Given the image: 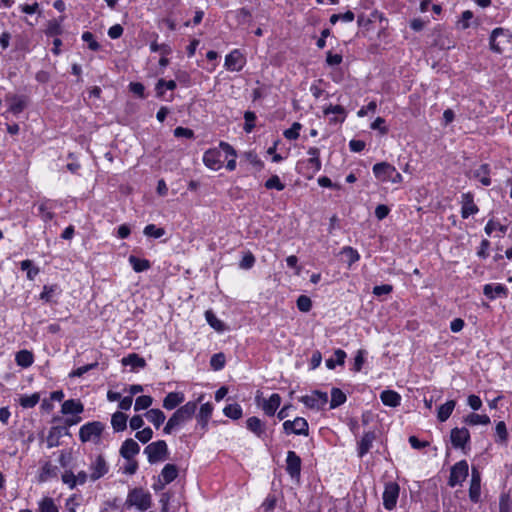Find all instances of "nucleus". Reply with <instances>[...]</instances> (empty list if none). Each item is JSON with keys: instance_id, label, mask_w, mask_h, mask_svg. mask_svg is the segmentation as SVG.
Wrapping results in <instances>:
<instances>
[{"instance_id": "c756f323", "label": "nucleus", "mask_w": 512, "mask_h": 512, "mask_svg": "<svg viewBox=\"0 0 512 512\" xmlns=\"http://www.w3.org/2000/svg\"><path fill=\"white\" fill-rule=\"evenodd\" d=\"M122 364L124 366H132L133 368H144L146 366V361L138 354L131 353L122 359Z\"/></svg>"}, {"instance_id": "f03ea898", "label": "nucleus", "mask_w": 512, "mask_h": 512, "mask_svg": "<svg viewBox=\"0 0 512 512\" xmlns=\"http://www.w3.org/2000/svg\"><path fill=\"white\" fill-rule=\"evenodd\" d=\"M104 430V423L100 421L88 422L80 427L79 439L83 443L92 442L94 444H99Z\"/></svg>"}, {"instance_id": "bf43d9fd", "label": "nucleus", "mask_w": 512, "mask_h": 512, "mask_svg": "<svg viewBox=\"0 0 512 512\" xmlns=\"http://www.w3.org/2000/svg\"><path fill=\"white\" fill-rule=\"evenodd\" d=\"M499 230L501 233H505L507 230L506 226H503L493 220H490L485 226V232L487 235H491L493 231Z\"/></svg>"}, {"instance_id": "c03bdc74", "label": "nucleus", "mask_w": 512, "mask_h": 512, "mask_svg": "<svg viewBox=\"0 0 512 512\" xmlns=\"http://www.w3.org/2000/svg\"><path fill=\"white\" fill-rule=\"evenodd\" d=\"M129 261L133 267V269L137 272L144 271L149 268L150 264L148 260L139 259L135 256H130Z\"/></svg>"}, {"instance_id": "f3484780", "label": "nucleus", "mask_w": 512, "mask_h": 512, "mask_svg": "<svg viewBox=\"0 0 512 512\" xmlns=\"http://www.w3.org/2000/svg\"><path fill=\"white\" fill-rule=\"evenodd\" d=\"M140 451L139 444L133 439H126L120 448V455L127 460L132 459Z\"/></svg>"}, {"instance_id": "603ef678", "label": "nucleus", "mask_w": 512, "mask_h": 512, "mask_svg": "<svg viewBox=\"0 0 512 512\" xmlns=\"http://www.w3.org/2000/svg\"><path fill=\"white\" fill-rule=\"evenodd\" d=\"M254 263H255V257L251 252L248 251V252L244 253V255L239 263V267L241 269L247 270V269L252 268Z\"/></svg>"}, {"instance_id": "72a5a7b5", "label": "nucleus", "mask_w": 512, "mask_h": 512, "mask_svg": "<svg viewBox=\"0 0 512 512\" xmlns=\"http://www.w3.org/2000/svg\"><path fill=\"white\" fill-rule=\"evenodd\" d=\"M223 413L226 417L231 418L233 420L240 419L242 417L243 411L239 404H229L223 409Z\"/></svg>"}, {"instance_id": "58836bf2", "label": "nucleus", "mask_w": 512, "mask_h": 512, "mask_svg": "<svg viewBox=\"0 0 512 512\" xmlns=\"http://www.w3.org/2000/svg\"><path fill=\"white\" fill-rule=\"evenodd\" d=\"M176 88V82L174 80L166 81L164 79H159L156 84V92L159 97L164 94V89L174 90Z\"/></svg>"}, {"instance_id": "0e129e2a", "label": "nucleus", "mask_w": 512, "mask_h": 512, "mask_svg": "<svg viewBox=\"0 0 512 512\" xmlns=\"http://www.w3.org/2000/svg\"><path fill=\"white\" fill-rule=\"evenodd\" d=\"M496 434L501 442L506 441L508 437V432L506 429V425L503 421H500L496 424Z\"/></svg>"}, {"instance_id": "4d7b16f0", "label": "nucleus", "mask_w": 512, "mask_h": 512, "mask_svg": "<svg viewBox=\"0 0 512 512\" xmlns=\"http://www.w3.org/2000/svg\"><path fill=\"white\" fill-rule=\"evenodd\" d=\"M82 40L88 44L89 49L92 51H97L100 48L99 43L94 39V36L91 32H84L82 34Z\"/></svg>"}, {"instance_id": "2eb2a0df", "label": "nucleus", "mask_w": 512, "mask_h": 512, "mask_svg": "<svg viewBox=\"0 0 512 512\" xmlns=\"http://www.w3.org/2000/svg\"><path fill=\"white\" fill-rule=\"evenodd\" d=\"M451 443L454 448L463 449L470 441V433L467 428H453L450 434Z\"/></svg>"}, {"instance_id": "f704fd0d", "label": "nucleus", "mask_w": 512, "mask_h": 512, "mask_svg": "<svg viewBox=\"0 0 512 512\" xmlns=\"http://www.w3.org/2000/svg\"><path fill=\"white\" fill-rule=\"evenodd\" d=\"M40 400V395L39 393H33L31 395H22L20 398H19V404L23 407V408H33L34 406H36L38 404Z\"/></svg>"}, {"instance_id": "ddd939ff", "label": "nucleus", "mask_w": 512, "mask_h": 512, "mask_svg": "<svg viewBox=\"0 0 512 512\" xmlns=\"http://www.w3.org/2000/svg\"><path fill=\"white\" fill-rule=\"evenodd\" d=\"M256 400L267 416H273L281 404V396L277 393H273L268 399H263L262 402H260L259 396L256 397Z\"/></svg>"}, {"instance_id": "774afa93", "label": "nucleus", "mask_w": 512, "mask_h": 512, "mask_svg": "<svg viewBox=\"0 0 512 512\" xmlns=\"http://www.w3.org/2000/svg\"><path fill=\"white\" fill-rule=\"evenodd\" d=\"M123 34V27L119 24L113 25L108 30V35L112 39H117Z\"/></svg>"}, {"instance_id": "79ce46f5", "label": "nucleus", "mask_w": 512, "mask_h": 512, "mask_svg": "<svg viewBox=\"0 0 512 512\" xmlns=\"http://www.w3.org/2000/svg\"><path fill=\"white\" fill-rule=\"evenodd\" d=\"M39 512H58V508L52 498L45 497L39 502Z\"/></svg>"}, {"instance_id": "4be33fe9", "label": "nucleus", "mask_w": 512, "mask_h": 512, "mask_svg": "<svg viewBox=\"0 0 512 512\" xmlns=\"http://www.w3.org/2000/svg\"><path fill=\"white\" fill-rule=\"evenodd\" d=\"M84 410L83 404L79 400L69 399L64 401L61 407V412L64 415L72 414L77 415Z\"/></svg>"}, {"instance_id": "9b49d317", "label": "nucleus", "mask_w": 512, "mask_h": 512, "mask_svg": "<svg viewBox=\"0 0 512 512\" xmlns=\"http://www.w3.org/2000/svg\"><path fill=\"white\" fill-rule=\"evenodd\" d=\"M301 458L294 452L288 451L286 457V472L292 479H299L301 475Z\"/></svg>"}, {"instance_id": "de8ad7c7", "label": "nucleus", "mask_w": 512, "mask_h": 512, "mask_svg": "<svg viewBox=\"0 0 512 512\" xmlns=\"http://www.w3.org/2000/svg\"><path fill=\"white\" fill-rule=\"evenodd\" d=\"M210 365L215 370H221L225 365V356L223 353H216L210 359Z\"/></svg>"}, {"instance_id": "f8f14e48", "label": "nucleus", "mask_w": 512, "mask_h": 512, "mask_svg": "<svg viewBox=\"0 0 512 512\" xmlns=\"http://www.w3.org/2000/svg\"><path fill=\"white\" fill-rule=\"evenodd\" d=\"M481 496V474L476 467H472L469 487V498L473 503H478Z\"/></svg>"}, {"instance_id": "423d86ee", "label": "nucleus", "mask_w": 512, "mask_h": 512, "mask_svg": "<svg viewBox=\"0 0 512 512\" xmlns=\"http://www.w3.org/2000/svg\"><path fill=\"white\" fill-rule=\"evenodd\" d=\"M89 480L95 482L104 477L109 471V465L103 455L91 457L89 464Z\"/></svg>"}, {"instance_id": "f257e3e1", "label": "nucleus", "mask_w": 512, "mask_h": 512, "mask_svg": "<svg viewBox=\"0 0 512 512\" xmlns=\"http://www.w3.org/2000/svg\"><path fill=\"white\" fill-rule=\"evenodd\" d=\"M197 409V402L189 401L180 408H178L173 415L169 418L168 422L163 428L165 434H170L173 429L183 425L192 419Z\"/></svg>"}, {"instance_id": "e2e57ef3", "label": "nucleus", "mask_w": 512, "mask_h": 512, "mask_svg": "<svg viewBox=\"0 0 512 512\" xmlns=\"http://www.w3.org/2000/svg\"><path fill=\"white\" fill-rule=\"evenodd\" d=\"M365 353H366L365 350H362V349L357 351V354L354 358V364H353L354 371L359 372L362 369V366L364 364Z\"/></svg>"}, {"instance_id": "a211bd4d", "label": "nucleus", "mask_w": 512, "mask_h": 512, "mask_svg": "<svg viewBox=\"0 0 512 512\" xmlns=\"http://www.w3.org/2000/svg\"><path fill=\"white\" fill-rule=\"evenodd\" d=\"M178 476V468L174 464H166L159 476V482H161V488H164L167 484L174 481Z\"/></svg>"}, {"instance_id": "49530a36", "label": "nucleus", "mask_w": 512, "mask_h": 512, "mask_svg": "<svg viewBox=\"0 0 512 512\" xmlns=\"http://www.w3.org/2000/svg\"><path fill=\"white\" fill-rule=\"evenodd\" d=\"M144 234L148 237L160 238L165 234L163 228H158L154 224H149L144 228Z\"/></svg>"}, {"instance_id": "4c0bfd02", "label": "nucleus", "mask_w": 512, "mask_h": 512, "mask_svg": "<svg viewBox=\"0 0 512 512\" xmlns=\"http://www.w3.org/2000/svg\"><path fill=\"white\" fill-rule=\"evenodd\" d=\"M324 114L325 115H329V114L342 115L341 119H338L336 117L332 118L331 122H334V123L343 122L345 119V109L340 105H329L328 107H326L324 109Z\"/></svg>"}, {"instance_id": "09e8293b", "label": "nucleus", "mask_w": 512, "mask_h": 512, "mask_svg": "<svg viewBox=\"0 0 512 512\" xmlns=\"http://www.w3.org/2000/svg\"><path fill=\"white\" fill-rule=\"evenodd\" d=\"M296 304H297V308L301 312H309L311 310V307H312V301L306 295L299 296L298 299H297Z\"/></svg>"}, {"instance_id": "bb28decb", "label": "nucleus", "mask_w": 512, "mask_h": 512, "mask_svg": "<svg viewBox=\"0 0 512 512\" xmlns=\"http://www.w3.org/2000/svg\"><path fill=\"white\" fill-rule=\"evenodd\" d=\"M111 425L115 432L124 431L127 428V415L117 411L111 417Z\"/></svg>"}, {"instance_id": "393cba45", "label": "nucleus", "mask_w": 512, "mask_h": 512, "mask_svg": "<svg viewBox=\"0 0 512 512\" xmlns=\"http://www.w3.org/2000/svg\"><path fill=\"white\" fill-rule=\"evenodd\" d=\"M246 427L257 437H262L265 434V426L263 422L256 416H252L247 419Z\"/></svg>"}, {"instance_id": "b1692460", "label": "nucleus", "mask_w": 512, "mask_h": 512, "mask_svg": "<svg viewBox=\"0 0 512 512\" xmlns=\"http://www.w3.org/2000/svg\"><path fill=\"white\" fill-rule=\"evenodd\" d=\"M213 406L211 403L202 404L197 414L198 424L202 427V429H206L208 422L212 416Z\"/></svg>"}, {"instance_id": "9d476101", "label": "nucleus", "mask_w": 512, "mask_h": 512, "mask_svg": "<svg viewBox=\"0 0 512 512\" xmlns=\"http://www.w3.org/2000/svg\"><path fill=\"white\" fill-rule=\"evenodd\" d=\"M400 487L398 483L390 481L385 483L383 492V506L387 510H392L396 507L399 498Z\"/></svg>"}, {"instance_id": "cd10ccee", "label": "nucleus", "mask_w": 512, "mask_h": 512, "mask_svg": "<svg viewBox=\"0 0 512 512\" xmlns=\"http://www.w3.org/2000/svg\"><path fill=\"white\" fill-rule=\"evenodd\" d=\"M15 361L18 366L23 368L30 367L34 362V356L32 352L28 350H20L16 353Z\"/></svg>"}, {"instance_id": "aec40b11", "label": "nucleus", "mask_w": 512, "mask_h": 512, "mask_svg": "<svg viewBox=\"0 0 512 512\" xmlns=\"http://www.w3.org/2000/svg\"><path fill=\"white\" fill-rule=\"evenodd\" d=\"M376 438L374 432H366L362 436L361 440L358 442V456L362 458L366 455L372 447V444Z\"/></svg>"}, {"instance_id": "a18cd8bd", "label": "nucleus", "mask_w": 512, "mask_h": 512, "mask_svg": "<svg viewBox=\"0 0 512 512\" xmlns=\"http://www.w3.org/2000/svg\"><path fill=\"white\" fill-rule=\"evenodd\" d=\"M10 100V112H12L13 114H18L23 111V109L25 108V102L23 99L13 96Z\"/></svg>"}, {"instance_id": "473e14b6", "label": "nucleus", "mask_w": 512, "mask_h": 512, "mask_svg": "<svg viewBox=\"0 0 512 512\" xmlns=\"http://www.w3.org/2000/svg\"><path fill=\"white\" fill-rule=\"evenodd\" d=\"M489 165L488 164H482L477 170L474 172V177L478 178L479 181L484 186H489L491 184V179L489 177Z\"/></svg>"}, {"instance_id": "c85d7f7f", "label": "nucleus", "mask_w": 512, "mask_h": 512, "mask_svg": "<svg viewBox=\"0 0 512 512\" xmlns=\"http://www.w3.org/2000/svg\"><path fill=\"white\" fill-rule=\"evenodd\" d=\"M456 406L455 400H449L443 405H441L438 409L437 418L440 422H445L451 416L454 408Z\"/></svg>"}, {"instance_id": "864d4df0", "label": "nucleus", "mask_w": 512, "mask_h": 512, "mask_svg": "<svg viewBox=\"0 0 512 512\" xmlns=\"http://www.w3.org/2000/svg\"><path fill=\"white\" fill-rule=\"evenodd\" d=\"M153 437V431L150 427H146L140 431H137L135 434V438L138 439L142 443L149 442Z\"/></svg>"}, {"instance_id": "ea45409f", "label": "nucleus", "mask_w": 512, "mask_h": 512, "mask_svg": "<svg viewBox=\"0 0 512 512\" xmlns=\"http://www.w3.org/2000/svg\"><path fill=\"white\" fill-rule=\"evenodd\" d=\"M152 402H153V398L149 395L139 396L136 398L134 410L140 411V410L147 409L148 407H150L152 405Z\"/></svg>"}, {"instance_id": "412c9836", "label": "nucleus", "mask_w": 512, "mask_h": 512, "mask_svg": "<svg viewBox=\"0 0 512 512\" xmlns=\"http://www.w3.org/2000/svg\"><path fill=\"white\" fill-rule=\"evenodd\" d=\"M185 400L182 392H170L163 400V407L167 410H173Z\"/></svg>"}, {"instance_id": "e433bc0d", "label": "nucleus", "mask_w": 512, "mask_h": 512, "mask_svg": "<svg viewBox=\"0 0 512 512\" xmlns=\"http://www.w3.org/2000/svg\"><path fill=\"white\" fill-rule=\"evenodd\" d=\"M205 318L208 324L216 331L222 332L224 330L223 322L219 320L211 310L205 312Z\"/></svg>"}, {"instance_id": "69168bd1", "label": "nucleus", "mask_w": 512, "mask_h": 512, "mask_svg": "<svg viewBox=\"0 0 512 512\" xmlns=\"http://www.w3.org/2000/svg\"><path fill=\"white\" fill-rule=\"evenodd\" d=\"M174 136L176 137H186V138H193L194 137V132L189 129V128H184V127H177L175 130H174Z\"/></svg>"}, {"instance_id": "39448f33", "label": "nucleus", "mask_w": 512, "mask_h": 512, "mask_svg": "<svg viewBox=\"0 0 512 512\" xmlns=\"http://www.w3.org/2000/svg\"><path fill=\"white\" fill-rule=\"evenodd\" d=\"M144 453L147 455L149 463L153 464L167 458L168 447L164 440H158L147 445Z\"/></svg>"}, {"instance_id": "c9c22d12", "label": "nucleus", "mask_w": 512, "mask_h": 512, "mask_svg": "<svg viewBox=\"0 0 512 512\" xmlns=\"http://www.w3.org/2000/svg\"><path fill=\"white\" fill-rule=\"evenodd\" d=\"M465 423L468 425H488L490 423V418L487 415H480L476 413H471L465 418Z\"/></svg>"}, {"instance_id": "2f4dec72", "label": "nucleus", "mask_w": 512, "mask_h": 512, "mask_svg": "<svg viewBox=\"0 0 512 512\" xmlns=\"http://www.w3.org/2000/svg\"><path fill=\"white\" fill-rule=\"evenodd\" d=\"M346 399H347V397L341 389L335 388V387L332 388L330 408L334 409V408L339 407L340 405H342L346 402Z\"/></svg>"}, {"instance_id": "5701e85b", "label": "nucleus", "mask_w": 512, "mask_h": 512, "mask_svg": "<svg viewBox=\"0 0 512 512\" xmlns=\"http://www.w3.org/2000/svg\"><path fill=\"white\" fill-rule=\"evenodd\" d=\"M382 403L389 407H397L401 403V396L394 390H384L380 394Z\"/></svg>"}, {"instance_id": "37998d69", "label": "nucleus", "mask_w": 512, "mask_h": 512, "mask_svg": "<svg viewBox=\"0 0 512 512\" xmlns=\"http://www.w3.org/2000/svg\"><path fill=\"white\" fill-rule=\"evenodd\" d=\"M341 254L345 257V260L349 265H352L359 260L358 252L352 247H344L341 251Z\"/></svg>"}, {"instance_id": "7ed1b4c3", "label": "nucleus", "mask_w": 512, "mask_h": 512, "mask_svg": "<svg viewBox=\"0 0 512 512\" xmlns=\"http://www.w3.org/2000/svg\"><path fill=\"white\" fill-rule=\"evenodd\" d=\"M373 173L375 177L381 182L401 183L402 175L395 169L394 166L387 162L377 163L373 166Z\"/></svg>"}, {"instance_id": "7c9ffc66", "label": "nucleus", "mask_w": 512, "mask_h": 512, "mask_svg": "<svg viewBox=\"0 0 512 512\" xmlns=\"http://www.w3.org/2000/svg\"><path fill=\"white\" fill-rule=\"evenodd\" d=\"M346 358V352L342 349H337L334 352L333 357L326 360V366L328 369H334L336 365H344Z\"/></svg>"}, {"instance_id": "a878e982", "label": "nucleus", "mask_w": 512, "mask_h": 512, "mask_svg": "<svg viewBox=\"0 0 512 512\" xmlns=\"http://www.w3.org/2000/svg\"><path fill=\"white\" fill-rule=\"evenodd\" d=\"M146 419L151 422L155 428H159L165 421L166 416L160 409H150L145 413Z\"/></svg>"}, {"instance_id": "a19ab883", "label": "nucleus", "mask_w": 512, "mask_h": 512, "mask_svg": "<svg viewBox=\"0 0 512 512\" xmlns=\"http://www.w3.org/2000/svg\"><path fill=\"white\" fill-rule=\"evenodd\" d=\"M504 29L501 28V27H498V28H495L492 32H491V35H490V41H489V44H490V48L491 50H493L494 52L500 54L502 52V49L500 48V46L496 43V38L502 34H504Z\"/></svg>"}, {"instance_id": "5fc2aeb1", "label": "nucleus", "mask_w": 512, "mask_h": 512, "mask_svg": "<svg viewBox=\"0 0 512 512\" xmlns=\"http://www.w3.org/2000/svg\"><path fill=\"white\" fill-rule=\"evenodd\" d=\"M61 479L70 489H74L78 485L76 475L72 471H65L62 474Z\"/></svg>"}, {"instance_id": "1a4fd4ad", "label": "nucleus", "mask_w": 512, "mask_h": 512, "mask_svg": "<svg viewBox=\"0 0 512 512\" xmlns=\"http://www.w3.org/2000/svg\"><path fill=\"white\" fill-rule=\"evenodd\" d=\"M469 466L466 460L454 464L450 471L448 484L450 487L461 485L468 476Z\"/></svg>"}, {"instance_id": "3c124183", "label": "nucleus", "mask_w": 512, "mask_h": 512, "mask_svg": "<svg viewBox=\"0 0 512 512\" xmlns=\"http://www.w3.org/2000/svg\"><path fill=\"white\" fill-rule=\"evenodd\" d=\"M265 187L267 189L282 191L285 188V185L280 181V178L277 175H274L265 182Z\"/></svg>"}, {"instance_id": "052dcab7", "label": "nucleus", "mask_w": 512, "mask_h": 512, "mask_svg": "<svg viewBox=\"0 0 512 512\" xmlns=\"http://www.w3.org/2000/svg\"><path fill=\"white\" fill-rule=\"evenodd\" d=\"M40 216L44 221H50L53 218V213L51 212V208L48 206L47 202H43L39 205Z\"/></svg>"}, {"instance_id": "6e6d98bb", "label": "nucleus", "mask_w": 512, "mask_h": 512, "mask_svg": "<svg viewBox=\"0 0 512 512\" xmlns=\"http://www.w3.org/2000/svg\"><path fill=\"white\" fill-rule=\"evenodd\" d=\"M301 129V124L295 122L292 124L291 128L284 131V136L288 140H295L299 137V131Z\"/></svg>"}, {"instance_id": "8fccbe9b", "label": "nucleus", "mask_w": 512, "mask_h": 512, "mask_svg": "<svg viewBox=\"0 0 512 512\" xmlns=\"http://www.w3.org/2000/svg\"><path fill=\"white\" fill-rule=\"evenodd\" d=\"M98 366V362H94V363H91V364H87V365H84V366H81V367H78L77 369L73 370L70 374H69V377L71 378H75V377H81L83 376L85 373H87L88 371L96 368Z\"/></svg>"}, {"instance_id": "20e7f679", "label": "nucleus", "mask_w": 512, "mask_h": 512, "mask_svg": "<svg viewBox=\"0 0 512 512\" xmlns=\"http://www.w3.org/2000/svg\"><path fill=\"white\" fill-rule=\"evenodd\" d=\"M126 505L128 507L134 506L140 511H146L152 505V497L150 493L145 492L142 488H134L128 493Z\"/></svg>"}, {"instance_id": "6ab92c4d", "label": "nucleus", "mask_w": 512, "mask_h": 512, "mask_svg": "<svg viewBox=\"0 0 512 512\" xmlns=\"http://www.w3.org/2000/svg\"><path fill=\"white\" fill-rule=\"evenodd\" d=\"M461 204V215L463 218H468L470 215L478 212V207L474 204L473 195L470 192L462 195Z\"/></svg>"}, {"instance_id": "338daca9", "label": "nucleus", "mask_w": 512, "mask_h": 512, "mask_svg": "<svg viewBox=\"0 0 512 512\" xmlns=\"http://www.w3.org/2000/svg\"><path fill=\"white\" fill-rule=\"evenodd\" d=\"M467 402H468V405L473 410H479L482 406V401H481L480 397L477 395L468 396Z\"/></svg>"}, {"instance_id": "4468645a", "label": "nucleus", "mask_w": 512, "mask_h": 512, "mask_svg": "<svg viewBox=\"0 0 512 512\" xmlns=\"http://www.w3.org/2000/svg\"><path fill=\"white\" fill-rule=\"evenodd\" d=\"M245 65V58L243 54L235 49L230 52L226 58L224 66L229 71H240Z\"/></svg>"}, {"instance_id": "0eeeda50", "label": "nucleus", "mask_w": 512, "mask_h": 512, "mask_svg": "<svg viewBox=\"0 0 512 512\" xmlns=\"http://www.w3.org/2000/svg\"><path fill=\"white\" fill-rule=\"evenodd\" d=\"M299 401L311 410H321L328 403V394L319 390H314L308 395L301 396Z\"/></svg>"}, {"instance_id": "680f3d73", "label": "nucleus", "mask_w": 512, "mask_h": 512, "mask_svg": "<svg viewBox=\"0 0 512 512\" xmlns=\"http://www.w3.org/2000/svg\"><path fill=\"white\" fill-rule=\"evenodd\" d=\"M21 269L24 270V271H27V277L29 279H33L37 273H38V270L37 269H34L32 267V262L30 260H24L21 262Z\"/></svg>"}, {"instance_id": "dca6fc26", "label": "nucleus", "mask_w": 512, "mask_h": 512, "mask_svg": "<svg viewBox=\"0 0 512 512\" xmlns=\"http://www.w3.org/2000/svg\"><path fill=\"white\" fill-rule=\"evenodd\" d=\"M221 152L217 149H209L204 153L203 162L204 164L212 169L218 170L222 166Z\"/></svg>"}, {"instance_id": "13d9d810", "label": "nucleus", "mask_w": 512, "mask_h": 512, "mask_svg": "<svg viewBox=\"0 0 512 512\" xmlns=\"http://www.w3.org/2000/svg\"><path fill=\"white\" fill-rule=\"evenodd\" d=\"M244 119H245V126H244V129L246 132H251L252 129L254 128L255 124V120H256V115L254 112L252 111H246L245 114H244Z\"/></svg>"}, {"instance_id": "6e6552de", "label": "nucleus", "mask_w": 512, "mask_h": 512, "mask_svg": "<svg viewBox=\"0 0 512 512\" xmlns=\"http://www.w3.org/2000/svg\"><path fill=\"white\" fill-rule=\"evenodd\" d=\"M283 431L285 434H295L299 436L309 435V424L303 417H296L294 420H286L283 422Z\"/></svg>"}]
</instances>
